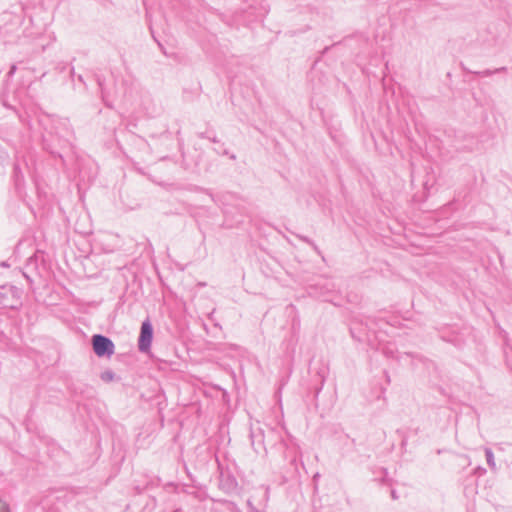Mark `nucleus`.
I'll list each match as a JSON object with an SVG mask.
<instances>
[{
	"label": "nucleus",
	"mask_w": 512,
	"mask_h": 512,
	"mask_svg": "<svg viewBox=\"0 0 512 512\" xmlns=\"http://www.w3.org/2000/svg\"><path fill=\"white\" fill-rule=\"evenodd\" d=\"M101 379L105 382H111L115 378V374L112 370H105L101 373Z\"/></svg>",
	"instance_id": "4"
},
{
	"label": "nucleus",
	"mask_w": 512,
	"mask_h": 512,
	"mask_svg": "<svg viewBox=\"0 0 512 512\" xmlns=\"http://www.w3.org/2000/svg\"><path fill=\"white\" fill-rule=\"evenodd\" d=\"M153 338V328L151 323L146 320L141 325L138 348L141 352H147L150 349Z\"/></svg>",
	"instance_id": "2"
},
{
	"label": "nucleus",
	"mask_w": 512,
	"mask_h": 512,
	"mask_svg": "<svg viewBox=\"0 0 512 512\" xmlns=\"http://www.w3.org/2000/svg\"><path fill=\"white\" fill-rule=\"evenodd\" d=\"M0 512H11L8 504L0 499Z\"/></svg>",
	"instance_id": "5"
},
{
	"label": "nucleus",
	"mask_w": 512,
	"mask_h": 512,
	"mask_svg": "<svg viewBox=\"0 0 512 512\" xmlns=\"http://www.w3.org/2000/svg\"><path fill=\"white\" fill-rule=\"evenodd\" d=\"M77 78H78V80H79L80 82H84L82 75H78V77H77Z\"/></svg>",
	"instance_id": "7"
},
{
	"label": "nucleus",
	"mask_w": 512,
	"mask_h": 512,
	"mask_svg": "<svg viewBox=\"0 0 512 512\" xmlns=\"http://www.w3.org/2000/svg\"><path fill=\"white\" fill-rule=\"evenodd\" d=\"M484 452H485V456H486V462H487L488 466L490 467V469L492 471H497V465L495 462L493 451L490 448L486 447V448H484Z\"/></svg>",
	"instance_id": "3"
},
{
	"label": "nucleus",
	"mask_w": 512,
	"mask_h": 512,
	"mask_svg": "<svg viewBox=\"0 0 512 512\" xmlns=\"http://www.w3.org/2000/svg\"><path fill=\"white\" fill-rule=\"evenodd\" d=\"M15 72V66H12L11 70H10V74L14 73Z\"/></svg>",
	"instance_id": "9"
},
{
	"label": "nucleus",
	"mask_w": 512,
	"mask_h": 512,
	"mask_svg": "<svg viewBox=\"0 0 512 512\" xmlns=\"http://www.w3.org/2000/svg\"><path fill=\"white\" fill-rule=\"evenodd\" d=\"M92 345L95 354L99 357L111 356L114 353V343L106 336L96 334L92 337Z\"/></svg>",
	"instance_id": "1"
},
{
	"label": "nucleus",
	"mask_w": 512,
	"mask_h": 512,
	"mask_svg": "<svg viewBox=\"0 0 512 512\" xmlns=\"http://www.w3.org/2000/svg\"><path fill=\"white\" fill-rule=\"evenodd\" d=\"M1 266H2V267H9V265H8L6 262H2V263H1Z\"/></svg>",
	"instance_id": "8"
},
{
	"label": "nucleus",
	"mask_w": 512,
	"mask_h": 512,
	"mask_svg": "<svg viewBox=\"0 0 512 512\" xmlns=\"http://www.w3.org/2000/svg\"><path fill=\"white\" fill-rule=\"evenodd\" d=\"M391 496L393 499H397V495H396V492L394 490L391 491Z\"/></svg>",
	"instance_id": "6"
}]
</instances>
